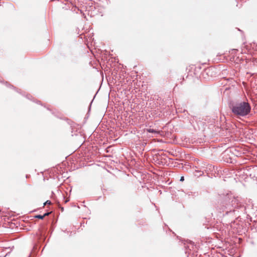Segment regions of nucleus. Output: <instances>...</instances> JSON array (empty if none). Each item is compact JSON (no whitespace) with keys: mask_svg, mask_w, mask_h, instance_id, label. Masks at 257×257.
Returning a JSON list of instances; mask_svg holds the SVG:
<instances>
[{"mask_svg":"<svg viewBox=\"0 0 257 257\" xmlns=\"http://www.w3.org/2000/svg\"><path fill=\"white\" fill-rule=\"evenodd\" d=\"M232 111L234 114L243 116L250 112V106L248 103L242 102L233 106Z\"/></svg>","mask_w":257,"mask_h":257,"instance_id":"1","label":"nucleus"},{"mask_svg":"<svg viewBox=\"0 0 257 257\" xmlns=\"http://www.w3.org/2000/svg\"><path fill=\"white\" fill-rule=\"evenodd\" d=\"M145 131H146L148 133H152L154 135L150 136V137H157V135H159L160 134L161 132L160 131H158L157 130H155L153 128H147Z\"/></svg>","mask_w":257,"mask_h":257,"instance_id":"2","label":"nucleus"},{"mask_svg":"<svg viewBox=\"0 0 257 257\" xmlns=\"http://www.w3.org/2000/svg\"><path fill=\"white\" fill-rule=\"evenodd\" d=\"M51 213V212H47L45 213L43 215H37L35 216V218L43 219L45 216H48Z\"/></svg>","mask_w":257,"mask_h":257,"instance_id":"3","label":"nucleus"},{"mask_svg":"<svg viewBox=\"0 0 257 257\" xmlns=\"http://www.w3.org/2000/svg\"><path fill=\"white\" fill-rule=\"evenodd\" d=\"M52 204L51 202L49 200H47V201H46L44 203V206H45L47 204H48V205H51Z\"/></svg>","mask_w":257,"mask_h":257,"instance_id":"4","label":"nucleus"},{"mask_svg":"<svg viewBox=\"0 0 257 257\" xmlns=\"http://www.w3.org/2000/svg\"><path fill=\"white\" fill-rule=\"evenodd\" d=\"M184 180V177H181L180 179V181H183Z\"/></svg>","mask_w":257,"mask_h":257,"instance_id":"5","label":"nucleus"}]
</instances>
